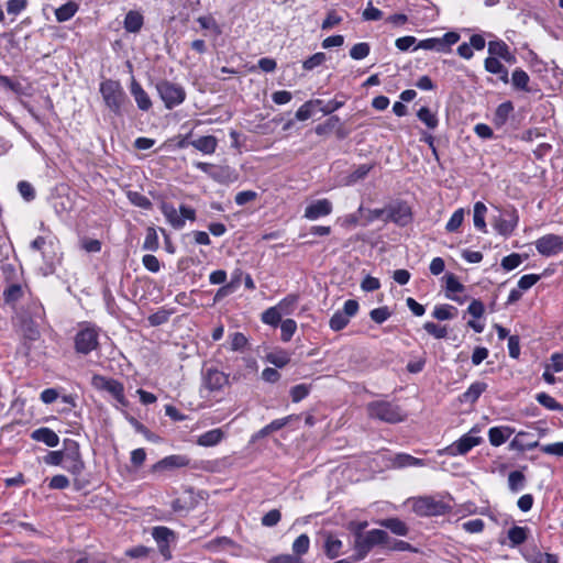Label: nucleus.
Here are the masks:
<instances>
[{"label":"nucleus","mask_w":563,"mask_h":563,"mask_svg":"<svg viewBox=\"0 0 563 563\" xmlns=\"http://www.w3.org/2000/svg\"><path fill=\"white\" fill-rule=\"evenodd\" d=\"M366 411L369 418L385 423H398L406 419V412L395 402L374 400L367 404Z\"/></svg>","instance_id":"nucleus-1"},{"label":"nucleus","mask_w":563,"mask_h":563,"mask_svg":"<svg viewBox=\"0 0 563 563\" xmlns=\"http://www.w3.org/2000/svg\"><path fill=\"white\" fill-rule=\"evenodd\" d=\"M388 541V533L385 530L373 529L365 533H356L353 541V549L355 551V560H363L367 556L371 550L379 544H385Z\"/></svg>","instance_id":"nucleus-2"},{"label":"nucleus","mask_w":563,"mask_h":563,"mask_svg":"<svg viewBox=\"0 0 563 563\" xmlns=\"http://www.w3.org/2000/svg\"><path fill=\"white\" fill-rule=\"evenodd\" d=\"M100 93L107 108L115 115L122 114V108L126 101V95L117 80L107 79L100 84Z\"/></svg>","instance_id":"nucleus-3"},{"label":"nucleus","mask_w":563,"mask_h":563,"mask_svg":"<svg viewBox=\"0 0 563 563\" xmlns=\"http://www.w3.org/2000/svg\"><path fill=\"white\" fill-rule=\"evenodd\" d=\"M412 510L418 516H442L452 510V506L443 499L433 496H422L413 498Z\"/></svg>","instance_id":"nucleus-4"},{"label":"nucleus","mask_w":563,"mask_h":563,"mask_svg":"<svg viewBox=\"0 0 563 563\" xmlns=\"http://www.w3.org/2000/svg\"><path fill=\"white\" fill-rule=\"evenodd\" d=\"M74 343L78 354L91 353L99 346V329L90 323L82 324L74 338Z\"/></svg>","instance_id":"nucleus-5"},{"label":"nucleus","mask_w":563,"mask_h":563,"mask_svg":"<svg viewBox=\"0 0 563 563\" xmlns=\"http://www.w3.org/2000/svg\"><path fill=\"white\" fill-rule=\"evenodd\" d=\"M159 209L166 221L176 230L183 229L186 224V220H196L195 209L186 205L179 207V212L174 205L169 202H162Z\"/></svg>","instance_id":"nucleus-6"},{"label":"nucleus","mask_w":563,"mask_h":563,"mask_svg":"<svg viewBox=\"0 0 563 563\" xmlns=\"http://www.w3.org/2000/svg\"><path fill=\"white\" fill-rule=\"evenodd\" d=\"M156 89L167 109L179 106L186 99L184 87L169 80L157 82Z\"/></svg>","instance_id":"nucleus-7"},{"label":"nucleus","mask_w":563,"mask_h":563,"mask_svg":"<svg viewBox=\"0 0 563 563\" xmlns=\"http://www.w3.org/2000/svg\"><path fill=\"white\" fill-rule=\"evenodd\" d=\"M476 430L473 428L470 432L462 435L459 440L454 441L452 444L448 445L443 450L439 451V454H446L450 456L456 455H465L473 448L477 446L482 442V438L475 435Z\"/></svg>","instance_id":"nucleus-8"},{"label":"nucleus","mask_w":563,"mask_h":563,"mask_svg":"<svg viewBox=\"0 0 563 563\" xmlns=\"http://www.w3.org/2000/svg\"><path fill=\"white\" fill-rule=\"evenodd\" d=\"M64 445V461H66L64 467L74 475H80L85 468V464L81 459L78 442L71 439H65Z\"/></svg>","instance_id":"nucleus-9"},{"label":"nucleus","mask_w":563,"mask_h":563,"mask_svg":"<svg viewBox=\"0 0 563 563\" xmlns=\"http://www.w3.org/2000/svg\"><path fill=\"white\" fill-rule=\"evenodd\" d=\"M519 222V216L516 209H505L500 211L499 216L494 217L493 227L498 234L508 238L516 230Z\"/></svg>","instance_id":"nucleus-10"},{"label":"nucleus","mask_w":563,"mask_h":563,"mask_svg":"<svg viewBox=\"0 0 563 563\" xmlns=\"http://www.w3.org/2000/svg\"><path fill=\"white\" fill-rule=\"evenodd\" d=\"M539 254L545 257L556 256L563 252V238L556 234H545L534 242Z\"/></svg>","instance_id":"nucleus-11"},{"label":"nucleus","mask_w":563,"mask_h":563,"mask_svg":"<svg viewBox=\"0 0 563 563\" xmlns=\"http://www.w3.org/2000/svg\"><path fill=\"white\" fill-rule=\"evenodd\" d=\"M152 537L162 555L169 558V545L176 541V533L167 527L158 526L152 529Z\"/></svg>","instance_id":"nucleus-12"},{"label":"nucleus","mask_w":563,"mask_h":563,"mask_svg":"<svg viewBox=\"0 0 563 563\" xmlns=\"http://www.w3.org/2000/svg\"><path fill=\"white\" fill-rule=\"evenodd\" d=\"M332 209V202L329 199H319L306 207L303 217L310 221H314L329 216Z\"/></svg>","instance_id":"nucleus-13"},{"label":"nucleus","mask_w":563,"mask_h":563,"mask_svg":"<svg viewBox=\"0 0 563 563\" xmlns=\"http://www.w3.org/2000/svg\"><path fill=\"white\" fill-rule=\"evenodd\" d=\"M388 219L400 227H405L412 220L411 209L407 203L394 205L388 210Z\"/></svg>","instance_id":"nucleus-14"},{"label":"nucleus","mask_w":563,"mask_h":563,"mask_svg":"<svg viewBox=\"0 0 563 563\" xmlns=\"http://www.w3.org/2000/svg\"><path fill=\"white\" fill-rule=\"evenodd\" d=\"M228 384V376L216 368H209L203 375V386L210 391H218Z\"/></svg>","instance_id":"nucleus-15"},{"label":"nucleus","mask_w":563,"mask_h":563,"mask_svg":"<svg viewBox=\"0 0 563 563\" xmlns=\"http://www.w3.org/2000/svg\"><path fill=\"white\" fill-rule=\"evenodd\" d=\"M190 460L186 455L173 454L168 455L152 467L153 472H161L165 470L180 468L189 465Z\"/></svg>","instance_id":"nucleus-16"},{"label":"nucleus","mask_w":563,"mask_h":563,"mask_svg":"<svg viewBox=\"0 0 563 563\" xmlns=\"http://www.w3.org/2000/svg\"><path fill=\"white\" fill-rule=\"evenodd\" d=\"M426 462L407 453H398L389 459V466L393 468L421 467Z\"/></svg>","instance_id":"nucleus-17"},{"label":"nucleus","mask_w":563,"mask_h":563,"mask_svg":"<svg viewBox=\"0 0 563 563\" xmlns=\"http://www.w3.org/2000/svg\"><path fill=\"white\" fill-rule=\"evenodd\" d=\"M31 439L37 442H42L49 448H55L59 444V437L57 433L47 427L35 429L31 433Z\"/></svg>","instance_id":"nucleus-18"},{"label":"nucleus","mask_w":563,"mask_h":563,"mask_svg":"<svg viewBox=\"0 0 563 563\" xmlns=\"http://www.w3.org/2000/svg\"><path fill=\"white\" fill-rule=\"evenodd\" d=\"M294 419V416H287L280 419L273 420L271 423L266 424L264 428L258 430L256 433L252 435V442H255L264 437H267L268 434L280 430L285 426H287L291 420Z\"/></svg>","instance_id":"nucleus-19"},{"label":"nucleus","mask_w":563,"mask_h":563,"mask_svg":"<svg viewBox=\"0 0 563 563\" xmlns=\"http://www.w3.org/2000/svg\"><path fill=\"white\" fill-rule=\"evenodd\" d=\"M210 177L222 185H229L238 180L236 172L229 166H214L213 172L210 173Z\"/></svg>","instance_id":"nucleus-20"},{"label":"nucleus","mask_w":563,"mask_h":563,"mask_svg":"<svg viewBox=\"0 0 563 563\" xmlns=\"http://www.w3.org/2000/svg\"><path fill=\"white\" fill-rule=\"evenodd\" d=\"M190 145L202 154L211 155L217 150L218 140L213 135H206L190 141Z\"/></svg>","instance_id":"nucleus-21"},{"label":"nucleus","mask_w":563,"mask_h":563,"mask_svg":"<svg viewBox=\"0 0 563 563\" xmlns=\"http://www.w3.org/2000/svg\"><path fill=\"white\" fill-rule=\"evenodd\" d=\"M485 70L498 75L504 84L509 82L508 69L496 57L489 56L484 60Z\"/></svg>","instance_id":"nucleus-22"},{"label":"nucleus","mask_w":563,"mask_h":563,"mask_svg":"<svg viewBox=\"0 0 563 563\" xmlns=\"http://www.w3.org/2000/svg\"><path fill=\"white\" fill-rule=\"evenodd\" d=\"M487 389V384L484 382L473 383L466 391L460 396V401L463 404H474L481 395Z\"/></svg>","instance_id":"nucleus-23"},{"label":"nucleus","mask_w":563,"mask_h":563,"mask_svg":"<svg viewBox=\"0 0 563 563\" xmlns=\"http://www.w3.org/2000/svg\"><path fill=\"white\" fill-rule=\"evenodd\" d=\"M224 439V432L220 428L209 430L200 434L197 439V444L205 448H210L219 444Z\"/></svg>","instance_id":"nucleus-24"},{"label":"nucleus","mask_w":563,"mask_h":563,"mask_svg":"<svg viewBox=\"0 0 563 563\" xmlns=\"http://www.w3.org/2000/svg\"><path fill=\"white\" fill-rule=\"evenodd\" d=\"M131 93L134 97L135 102L140 110L147 111L152 107V101H151L147 92L135 80L132 81Z\"/></svg>","instance_id":"nucleus-25"},{"label":"nucleus","mask_w":563,"mask_h":563,"mask_svg":"<svg viewBox=\"0 0 563 563\" xmlns=\"http://www.w3.org/2000/svg\"><path fill=\"white\" fill-rule=\"evenodd\" d=\"M42 260L44 265L41 267L44 275H49L55 272L56 264L59 262V256L55 251L54 245L52 247L47 246L42 253Z\"/></svg>","instance_id":"nucleus-26"},{"label":"nucleus","mask_w":563,"mask_h":563,"mask_svg":"<svg viewBox=\"0 0 563 563\" xmlns=\"http://www.w3.org/2000/svg\"><path fill=\"white\" fill-rule=\"evenodd\" d=\"M373 164L358 165L344 177L343 184L345 186H353L356 183L363 180L373 169Z\"/></svg>","instance_id":"nucleus-27"},{"label":"nucleus","mask_w":563,"mask_h":563,"mask_svg":"<svg viewBox=\"0 0 563 563\" xmlns=\"http://www.w3.org/2000/svg\"><path fill=\"white\" fill-rule=\"evenodd\" d=\"M511 434L512 429L510 427H493L488 431V439L493 446H499L504 444Z\"/></svg>","instance_id":"nucleus-28"},{"label":"nucleus","mask_w":563,"mask_h":563,"mask_svg":"<svg viewBox=\"0 0 563 563\" xmlns=\"http://www.w3.org/2000/svg\"><path fill=\"white\" fill-rule=\"evenodd\" d=\"M512 111H514V106L510 101L500 103L497 107L494 118H493V122H494L495 126H497V128L504 126L507 123Z\"/></svg>","instance_id":"nucleus-29"},{"label":"nucleus","mask_w":563,"mask_h":563,"mask_svg":"<svg viewBox=\"0 0 563 563\" xmlns=\"http://www.w3.org/2000/svg\"><path fill=\"white\" fill-rule=\"evenodd\" d=\"M486 213L487 207L485 206V203L482 201L475 202L473 210V222L474 227L483 233L487 232V225L485 221Z\"/></svg>","instance_id":"nucleus-30"},{"label":"nucleus","mask_w":563,"mask_h":563,"mask_svg":"<svg viewBox=\"0 0 563 563\" xmlns=\"http://www.w3.org/2000/svg\"><path fill=\"white\" fill-rule=\"evenodd\" d=\"M508 539L511 548H516L526 542L529 534L528 527L514 526L508 530Z\"/></svg>","instance_id":"nucleus-31"},{"label":"nucleus","mask_w":563,"mask_h":563,"mask_svg":"<svg viewBox=\"0 0 563 563\" xmlns=\"http://www.w3.org/2000/svg\"><path fill=\"white\" fill-rule=\"evenodd\" d=\"M79 7L74 1H68L55 10V16L58 22L70 20L78 11Z\"/></svg>","instance_id":"nucleus-32"},{"label":"nucleus","mask_w":563,"mask_h":563,"mask_svg":"<svg viewBox=\"0 0 563 563\" xmlns=\"http://www.w3.org/2000/svg\"><path fill=\"white\" fill-rule=\"evenodd\" d=\"M104 391H108L122 406L128 405L124 396V386L119 380L111 378Z\"/></svg>","instance_id":"nucleus-33"},{"label":"nucleus","mask_w":563,"mask_h":563,"mask_svg":"<svg viewBox=\"0 0 563 563\" xmlns=\"http://www.w3.org/2000/svg\"><path fill=\"white\" fill-rule=\"evenodd\" d=\"M343 543L336 537L329 534L324 541V552L329 559H335L341 554Z\"/></svg>","instance_id":"nucleus-34"},{"label":"nucleus","mask_w":563,"mask_h":563,"mask_svg":"<svg viewBox=\"0 0 563 563\" xmlns=\"http://www.w3.org/2000/svg\"><path fill=\"white\" fill-rule=\"evenodd\" d=\"M380 526L389 529L393 533L401 537L407 536L409 531L407 525L398 518L384 519L383 521H380Z\"/></svg>","instance_id":"nucleus-35"},{"label":"nucleus","mask_w":563,"mask_h":563,"mask_svg":"<svg viewBox=\"0 0 563 563\" xmlns=\"http://www.w3.org/2000/svg\"><path fill=\"white\" fill-rule=\"evenodd\" d=\"M143 25V16L136 11H129L124 19V29L128 32L136 33Z\"/></svg>","instance_id":"nucleus-36"},{"label":"nucleus","mask_w":563,"mask_h":563,"mask_svg":"<svg viewBox=\"0 0 563 563\" xmlns=\"http://www.w3.org/2000/svg\"><path fill=\"white\" fill-rule=\"evenodd\" d=\"M530 81L529 75L521 68H516L511 75V84L515 89L530 91L528 84Z\"/></svg>","instance_id":"nucleus-37"},{"label":"nucleus","mask_w":563,"mask_h":563,"mask_svg":"<svg viewBox=\"0 0 563 563\" xmlns=\"http://www.w3.org/2000/svg\"><path fill=\"white\" fill-rule=\"evenodd\" d=\"M323 104L320 99L306 101L296 112L295 117L298 121H306L312 117L313 108Z\"/></svg>","instance_id":"nucleus-38"},{"label":"nucleus","mask_w":563,"mask_h":563,"mask_svg":"<svg viewBox=\"0 0 563 563\" xmlns=\"http://www.w3.org/2000/svg\"><path fill=\"white\" fill-rule=\"evenodd\" d=\"M299 301V296L295 294H290L283 298L277 305V309L282 312L283 316L291 314L296 306Z\"/></svg>","instance_id":"nucleus-39"},{"label":"nucleus","mask_w":563,"mask_h":563,"mask_svg":"<svg viewBox=\"0 0 563 563\" xmlns=\"http://www.w3.org/2000/svg\"><path fill=\"white\" fill-rule=\"evenodd\" d=\"M526 486V476L520 471H512L508 475V487L511 493L516 494Z\"/></svg>","instance_id":"nucleus-40"},{"label":"nucleus","mask_w":563,"mask_h":563,"mask_svg":"<svg viewBox=\"0 0 563 563\" xmlns=\"http://www.w3.org/2000/svg\"><path fill=\"white\" fill-rule=\"evenodd\" d=\"M457 309L450 305L435 306L432 311V317L440 320H451L455 317Z\"/></svg>","instance_id":"nucleus-41"},{"label":"nucleus","mask_w":563,"mask_h":563,"mask_svg":"<svg viewBox=\"0 0 563 563\" xmlns=\"http://www.w3.org/2000/svg\"><path fill=\"white\" fill-rule=\"evenodd\" d=\"M417 117L431 130L435 129L439 124L437 114L427 107L420 108L417 112Z\"/></svg>","instance_id":"nucleus-42"},{"label":"nucleus","mask_w":563,"mask_h":563,"mask_svg":"<svg viewBox=\"0 0 563 563\" xmlns=\"http://www.w3.org/2000/svg\"><path fill=\"white\" fill-rule=\"evenodd\" d=\"M419 48L427 51H435L439 53H446L442 44L441 37H430L422 40L417 44V46L413 49L416 51Z\"/></svg>","instance_id":"nucleus-43"},{"label":"nucleus","mask_w":563,"mask_h":563,"mask_svg":"<svg viewBox=\"0 0 563 563\" xmlns=\"http://www.w3.org/2000/svg\"><path fill=\"white\" fill-rule=\"evenodd\" d=\"M464 218L465 210L463 208L456 209L446 222L445 230L448 232H456L463 224Z\"/></svg>","instance_id":"nucleus-44"},{"label":"nucleus","mask_w":563,"mask_h":563,"mask_svg":"<svg viewBox=\"0 0 563 563\" xmlns=\"http://www.w3.org/2000/svg\"><path fill=\"white\" fill-rule=\"evenodd\" d=\"M282 317H283L282 312L277 309L276 306H274V307L266 309L262 313V321L265 324L276 327L282 322Z\"/></svg>","instance_id":"nucleus-45"},{"label":"nucleus","mask_w":563,"mask_h":563,"mask_svg":"<svg viewBox=\"0 0 563 563\" xmlns=\"http://www.w3.org/2000/svg\"><path fill=\"white\" fill-rule=\"evenodd\" d=\"M537 401L549 410L562 411L563 406L547 393H539L536 396Z\"/></svg>","instance_id":"nucleus-46"},{"label":"nucleus","mask_w":563,"mask_h":563,"mask_svg":"<svg viewBox=\"0 0 563 563\" xmlns=\"http://www.w3.org/2000/svg\"><path fill=\"white\" fill-rule=\"evenodd\" d=\"M159 247V241L157 231L155 228H147L145 239L143 242V249L147 251H156Z\"/></svg>","instance_id":"nucleus-47"},{"label":"nucleus","mask_w":563,"mask_h":563,"mask_svg":"<svg viewBox=\"0 0 563 563\" xmlns=\"http://www.w3.org/2000/svg\"><path fill=\"white\" fill-rule=\"evenodd\" d=\"M297 330V323L292 319H286L280 322V339L284 342L291 340Z\"/></svg>","instance_id":"nucleus-48"},{"label":"nucleus","mask_w":563,"mask_h":563,"mask_svg":"<svg viewBox=\"0 0 563 563\" xmlns=\"http://www.w3.org/2000/svg\"><path fill=\"white\" fill-rule=\"evenodd\" d=\"M23 295L21 285L12 283L4 289L3 297L7 303L16 302Z\"/></svg>","instance_id":"nucleus-49"},{"label":"nucleus","mask_w":563,"mask_h":563,"mask_svg":"<svg viewBox=\"0 0 563 563\" xmlns=\"http://www.w3.org/2000/svg\"><path fill=\"white\" fill-rule=\"evenodd\" d=\"M509 46L501 40L490 41L488 43V53L493 57H503L508 55Z\"/></svg>","instance_id":"nucleus-50"},{"label":"nucleus","mask_w":563,"mask_h":563,"mask_svg":"<svg viewBox=\"0 0 563 563\" xmlns=\"http://www.w3.org/2000/svg\"><path fill=\"white\" fill-rule=\"evenodd\" d=\"M267 361L276 367H284L290 362V356L285 351L273 352L267 355Z\"/></svg>","instance_id":"nucleus-51"},{"label":"nucleus","mask_w":563,"mask_h":563,"mask_svg":"<svg viewBox=\"0 0 563 563\" xmlns=\"http://www.w3.org/2000/svg\"><path fill=\"white\" fill-rule=\"evenodd\" d=\"M369 52H371L369 44L365 43V42H361V43H357L352 46V48L350 49V56H351V58H353L355 60H361V59H364L365 57H367Z\"/></svg>","instance_id":"nucleus-52"},{"label":"nucleus","mask_w":563,"mask_h":563,"mask_svg":"<svg viewBox=\"0 0 563 563\" xmlns=\"http://www.w3.org/2000/svg\"><path fill=\"white\" fill-rule=\"evenodd\" d=\"M22 332L24 336L30 341H36L40 338V331L37 325L32 320H24L22 322Z\"/></svg>","instance_id":"nucleus-53"},{"label":"nucleus","mask_w":563,"mask_h":563,"mask_svg":"<svg viewBox=\"0 0 563 563\" xmlns=\"http://www.w3.org/2000/svg\"><path fill=\"white\" fill-rule=\"evenodd\" d=\"M350 319L346 318V314L342 313L341 310L334 312L329 321V325L333 331H340L344 329Z\"/></svg>","instance_id":"nucleus-54"},{"label":"nucleus","mask_w":563,"mask_h":563,"mask_svg":"<svg viewBox=\"0 0 563 563\" xmlns=\"http://www.w3.org/2000/svg\"><path fill=\"white\" fill-rule=\"evenodd\" d=\"M310 539L307 534H300L292 543V551L297 555H302L308 552Z\"/></svg>","instance_id":"nucleus-55"},{"label":"nucleus","mask_w":563,"mask_h":563,"mask_svg":"<svg viewBox=\"0 0 563 563\" xmlns=\"http://www.w3.org/2000/svg\"><path fill=\"white\" fill-rule=\"evenodd\" d=\"M423 329L435 339H444L448 335L446 327L439 325L434 322H426Z\"/></svg>","instance_id":"nucleus-56"},{"label":"nucleus","mask_w":563,"mask_h":563,"mask_svg":"<svg viewBox=\"0 0 563 563\" xmlns=\"http://www.w3.org/2000/svg\"><path fill=\"white\" fill-rule=\"evenodd\" d=\"M310 393V386L306 384H298L290 389V397L294 402H299L305 399Z\"/></svg>","instance_id":"nucleus-57"},{"label":"nucleus","mask_w":563,"mask_h":563,"mask_svg":"<svg viewBox=\"0 0 563 563\" xmlns=\"http://www.w3.org/2000/svg\"><path fill=\"white\" fill-rule=\"evenodd\" d=\"M18 190L25 201L30 202L35 199V189L31 183L26 180L19 181Z\"/></svg>","instance_id":"nucleus-58"},{"label":"nucleus","mask_w":563,"mask_h":563,"mask_svg":"<svg viewBox=\"0 0 563 563\" xmlns=\"http://www.w3.org/2000/svg\"><path fill=\"white\" fill-rule=\"evenodd\" d=\"M128 197H129L130 201L136 207L146 209V210L152 208L151 200L142 194H139L135 191H130Z\"/></svg>","instance_id":"nucleus-59"},{"label":"nucleus","mask_w":563,"mask_h":563,"mask_svg":"<svg viewBox=\"0 0 563 563\" xmlns=\"http://www.w3.org/2000/svg\"><path fill=\"white\" fill-rule=\"evenodd\" d=\"M521 263H522L521 256L517 253H512L510 255L505 256L501 260L500 265L505 271L509 272V271L517 268Z\"/></svg>","instance_id":"nucleus-60"},{"label":"nucleus","mask_w":563,"mask_h":563,"mask_svg":"<svg viewBox=\"0 0 563 563\" xmlns=\"http://www.w3.org/2000/svg\"><path fill=\"white\" fill-rule=\"evenodd\" d=\"M325 62V54L324 53H316L312 56H310L308 59H306L302 64V67L305 70H312L316 67L320 66Z\"/></svg>","instance_id":"nucleus-61"},{"label":"nucleus","mask_w":563,"mask_h":563,"mask_svg":"<svg viewBox=\"0 0 563 563\" xmlns=\"http://www.w3.org/2000/svg\"><path fill=\"white\" fill-rule=\"evenodd\" d=\"M390 314L388 307L375 308L369 312L371 319L378 324L385 322Z\"/></svg>","instance_id":"nucleus-62"},{"label":"nucleus","mask_w":563,"mask_h":563,"mask_svg":"<svg viewBox=\"0 0 563 563\" xmlns=\"http://www.w3.org/2000/svg\"><path fill=\"white\" fill-rule=\"evenodd\" d=\"M27 0H8L7 12L12 15H19L25 10Z\"/></svg>","instance_id":"nucleus-63"},{"label":"nucleus","mask_w":563,"mask_h":563,"mask_svg":"<svg viewBox=\"0 0 563 563\" xmlns=\"http://www.w3.org/2000/svg\"><path fill=\"white\" fill-rule=\"evenodd\" d=\"M554 373L563 371V353H554L551 355L550 362L545 365Z\"/></svg>","instance_id":"nucleus-64"}]
</instances>
